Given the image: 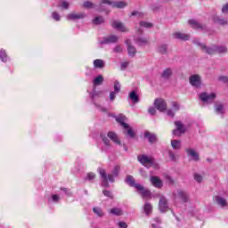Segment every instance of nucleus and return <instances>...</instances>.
<instances>
[{"mask_svg":"<svg viewBox=\"0 0 228 228\" xmlns=\"http://www.w3.org/2000/svg\"><path fill=\"white\" fill-rule=\"evenodd\" d=\"M98 172L100 174V177L102 179V186L103 188H109L110 183H115V177H117L120 174V166H115L111 171V174H107L106 169L102 167L98 168Z\"/></svg>","mask_w":228,"mask_h":228,"instance_id":"f257e3e1","label":"nucleus"},{"mask_svg":"<svg viewBox=\"0 0 228 228\" xmlns=\"http://www.w3.org/2000/svg\"><path fill=\"white\" fill-rule=\"evenodd\" d=\"M193 42L200 47L203 53H207V54H216V53H218L219 54H224L227 53V47L225 46L212 45L210 47H208L205 45L200 44L197 40H194Z\"/></svg>","mask_w":228,"mask_h":228,"instance_id":"f03ea898","label":"nucleus"},{"mask_svg":"<svg viewBox=\"0 0 228 228\" xmlns=\"http://www.w3.org/2000/svg\"><path fill=\"white\" fill-rule=\"evenodd\" d=\"M126 6H127V4H126V2H112L110 0H102L98 11L108 12V8H126Z\"/></svg>","mask_w":228,"mask_h":228,"instance_id":"7ed1b4c3","label":"nucleus"},{"mask_svg":"<svg viewBox=\"0 0 228 228\" xmlns=\"http://www.w3.org/2000/svg\"><path fill=\"white\" fill-rule=\"evenodd\" d=\"M175 129L173 130L174 136H181L183 133H186V126L181 121H175Z\"/></svg>","mask_w":228,"mask_h":228,"instance_id":"20e7f679","label":"nucleus"},{"mask_svg":"<svg viewBox=\"0 0 228 228\" xmlns=\"http://www.w3.org/2000/svg\"><path fill=\"white\" fill-rule=\"evenodd\" d=\"M216 94L215 93L208 94V93H201L200 94V99L202 102H206L207 104H210L215 101Z\"/></svg>","mask_w":228,"mask_h":228,"instance_id":"39448f33","label":"nucleus"},{"mask_svg":"<svg viewBox=\"0 0 228 228\" xmlns=\"http://www.w3.org/2000/svg\"><path fill=\"white\" fill-rule=\"evenodd\" d=\"M138 161L144 167H151V165L154 163V159L152 157H148L147 155H139Z\"/></svg>","mask_w":228,"mask_h":228,"instance_id":"423d86ee","label":"nucleus"},{"mask_svg":"<svg viewBox=\"0 0 228 228\" xmlns=\"http://www.w3.org/2000/svg\"><path fill=\"white\" fill-rule=\"evenodd\" d=\"M154 106L161 113L167 111V102L163 99H156L154 101Z\"/></svg>","mask_w":228,"mask_h":228,"instance_id":"0eeeda50","label":"nucleus"},{"mask_svg":"<svg viewBox=\"0 0 228 228\" xmlns=\"http://www.w3.org/2000/svg\"><path fill=\"white\" fill-rule=\"evenodd\" d=\"M104 81V77L102 75H99L93 80L94 85V92L90 94L91 99H95V86H99V85H102Z\"/></svg>","mask_w":228,"mask_h":228,"instance_id":"6e6552de","label":"nucleus"},{"mask_svg":"<svg viewBox=\"0 0 228 228\" xmlns=\"http://www.w3.org/2000/svg\"><path fill=\"white\" fill-rule=\"evenodd\" d=\"M159 209L161 213H167L168 211V200L164 196L159 199Z\"/></svg>","mask_w":228,"mask_h":228,"instance_id":"1a4fd4ad","label":"nucleus"},{"mask_svg":"<svg viewBox=\"0 0 228 228\" xmlns=\"http://www.w3.org/2000/svg\"><path fill=\"white\" fill-rule=\"evenodd\" d=\"M118 42V37L115 35H110L108 37H103V40L100 41L102 45H108V44H117Z\"/></svg>","mask_w":228,"mask_h":228,"instance_id":"9d476101","label":"nucleus"},{"mask_svg":"<svg viewBox=\"0 0 228 228\" xmlns=\"http://www.w3.org/2000/svg\"><path fill=\"white\" fill-rule=\"evenodd\" d=\"M136 190L142 195V199H149L151 197V191L145 189L143 185H136Z\"/></svg>","mask_w":228,"mask_h":228,"instance_id":"9b49d317","label":"nucleus"},{"mask_svg":"<svg viewBox=\"0 0 228 228\" xmlns=\"http://www.w3.org/2000/svg\"><path fill=\"white\" fill-rule=\"evenodd\" d=\"M173 195L175 199H180V200L183 202H188V194H186V192L183 190H178L176 193L174 192Z\"/></svg>","mask_w":228,"mask_h":228,"instance_id":"f8f14e48","label":"nucleus"},{"mask_svg":"<svg viewBox=\"0 0 228 228\" xmlns=\"http://www.w3.org/2000/svg\"><path fill=\"white\" fill-rule=\"evenodd\" d=\"M190 83L192 86H195V88H200L201 82H200V76L199 75H192L190 77Z\"/></svg>","mask_w":228,"mask_h":228,"instance_id":"ddd939ff","label":"nucleus"},{"mask_svg":"<svg viewBox=\"0 0 228 228\" xmlns=\"http://www.w3.org/2000/svg\"><path fill=\"white\" fill-rule=\"evenodd\" d=\"M214 202H216L219 208H227V200L222 196H216L214 198Z\"/></svg>","mask_w":228,"mask_h":228,"instance_id":"4468645a","label":"nucleus"},{"mask_svg":"<svg viewBox=\"0 0 228 228\" xmlns=\"http://www.w3.org/2000/svg\"><path fill=\"white\" fill-rule=\"evenodd\" d=\"M86 14L83 12L79 13H69L67 15V20H79V19H85Z\"/></svg>","mask_w":228,"mask_h":228,"instance_id":"2eb2a0df","label":"nucleus"},{"mask_svg":"<svg viewBox=\"0 0 228 228\" xmlns=\"http://www.w3.org/2000/svg\"><path fill=\"white\" fill-rule=\"evenodd\" d=\"M112 28H114V29H117L118 31H122L123 33L127 31V28H126L124 24H122V22L118 20H114L112 22Z\"/></svg>","mask_w":228,"mask_h":228,"instance_id":"dca6fc26","label":"nucleus"},{"mask_svg":"<svg viewBox=\"0 0 228 228\" xmlns=\"http://www.w3.org/2000/svg\"><path fill=\"white\" fill-rule=\"evenodd\" d=\"M151 183L155 188H163V182L158 176H151Z\"/></svg>","mask_w":228,"mask_h":228,"instance_id":"f3484780","label":"nucleus"},{"mask_svg":"<svg viewBox=\"0 0 228 228\" xmlns=\"http://www.w3.org/2000/svg\"><path fill=\"white\" fill-rule=\"evenodd\" d=\"M108 138L111 140L116 145H121L120 139H118V135L115 134V132H109L107 134Z\"/></svg>","mask_w":228,"mask_h":228,"instance_id":"a211bd4d","label":"nucleus"},{"mask_svg":"<svg viewBox=\"0 0 228 228\" xmlns=\"http://www.w3.org/2000/svg\"><path fill=\"white\" fill-rule=\"evenodd\" d=\"M126 44L127 45V51H128L129 56H134L136 54V48L131 45V40L126 39Z\"/></svg>","mask_w":228,"mask_h":228,"instance_id":"6ab92c4d","label":"nucleus"},{"mask_svg":"<svg viewBox=\"0 0 228 228\" xmlns=\"http://www.w3.org/2000/svg\"><path fill=\"white\" fill-rule=\"evenodd\" d=\"M126 184H129L132 188H135V190H136V186L141 185L140 183H136L134 182V178L133 177V175H126Z\"/></svg>","mask_w":228,"mask_h":228,"instance_id":"aec40b11","label":"nucleus"},{"mask_svg":"<svg viewBox=\"0 0 228 228\" xmlns=\"http://www.w3.org/2000/svg\"><path fill=\"white\" fill-rule=\"evenodd\" d=\"M174 38H176L177 40H190V35L183 34L181 32H176L173 35Z\"/></svg>","mask_w":228,"mask_h":228,"instance_id":"412c9836","label":"nucleus"},{"mask_svg":"<svg viewBox=\"0 0 228 228\" xmlns=\"http://www.w3.org/2000/svg\"><path fill=\"white\" fill-rule=\"evenodd\" d=\"M116 121H118L120 126L124 128H127L128 125L126 123V116L120 114L119 116L116 117Z\"/></svg>","mask_w":228,"mask_h":228,"instance_id":"4be33fe9","label":"nucleus"},{"mask_svg":"<svg viewBox=\"0 0 228 228\" xmlns=\"http://www.w3.org/2000/svg\"><path fill=\"white\" fill-rule=\"evenodd\" d=\"M129 99L130 101H132V102L134 104H136L137 102H140V97L138 96V94H136V91H132L129 94Z\"/></svg>","mask_w":228,"mask_h":228,"instance_id":"5701e85b","label":"nucleus"},{"mask_svg":"<svg viewBox=\"0 0 228 228\" xmlns=\"http://www.w3.org/2000/svg\"><path fill=\"white\" fill-rule=\"evenodd\" d=\"M186 152H187L188 156H190L191 158H192V159H194V161H199V153H197V151H195V150L187 149Z\"/></svg>","mask_w":228,"mask_h":228,"instance_id":"b1692460","label":"nucleus"},{"mask_svg":"<svg viewBox=\"0 0 228 228\" xmlns=\"http://www.w3.org/2000/svg\"><path fill=\"white\" fill-rule=\"evenodd\" d=\"M188 23L190 26H192L194 29H204V26H202V24L199 23L195 20H189Z\"/></svg>","mask_w":228,"mask_h":228,"instance_id":"393cba45","label":"nucleus"},{"mask_svg":"<svg viewBox=\"0 0 228 228\" xmlns=\"http://www.w3.org/2000/svg\"><path fill=\"white\" fill-rule=\"evenodd\" d=\"M101 138L105 145V148H102V151H108V149L111 147V144L110 143V139H108V137H106V135H104L103 134H101Z\"/></svg>","mask_w":228,"mask_h":228,"instance_id":"a878e982","label":"nucleus"},{"mask_svg":"<svg viewBox=\"0 0 228 228\" xmlns=\"http://www.w3.org/2000/svg\"><path fill=\"white\" fill-rule=\"evenodd\" d=\"M144 137L147 138L150 143H156V135L151 132H145Z\"/></svg>","mask_w":228,"mask_h":228,"instance_id":"bb28decb","label":"nucleus"},{"mask_svg":"<svg viewBox=\"0 0 228 228\" xmlns=\"http://www.w3.org/2000/svg\"><path fill=\"white\" fill-rule=\"evenodd\" d=\"M134 41H135V44H137V45H145V44L149 42L147 37H134Z\"/></svg>","mask_w":228,"mask_h":228,"instance_id":"cd10ccee","label":"nucleus"},{"mask_svg":"<svg viewBox=\"0 0 228 228\" xmlns=\"http://www.w3.org/2000/svg\"><path fill=\"white\" fill-rule=\"evenodd\" d=\"M215 110L217 115H224V113H225V110L224 109V104L222 103H216L215 105Z\"/></svg>","mask_w":228,"mask_h":228,"instance_id":"c85d7f7f","label":"nucleus"},{"mask_svg":"<svg viewBox=\"0 0 228 228\" xmlns=\"http://www.w3.org/2000/svg\"><path fill=\"white\" fill-rule=\"evenodd\" d=\"M173 71L171 68H167L166 69H164V71L161 74V77H163V79H169L170 76H172Z\"/></svg>","mask_w":228,"mask_h":228,"instance_id":"c756f323","label":"nucleus"},{"mask_svg":"<svg viewBox=\"0 0 228 228\" xmlns=\"http://www.w3.org/2000/svg\"><path fill=\"white\" fill-rule=\"evenodd\" d=\"M139 26H140V28H139V33H142V28H146L147 29H149V28H152V23H151V22H147V21H141L140 23H139Z\"/></svg>","mask_w":228,"mask_h":228,"instance_id":"7c9ffc66","label":"nucleus"},{"mask_svg":"<svg viewBox=\"0 0 228 228\" xmlns=\"http://www.w3.org/2000/svg\"><path fill=\"white\" fill-rule=\"evenodd\" d=\"M69 6H70V4L65 0L59 1L58 8H61L62 10H69Z\"/></svg>","mask_w":228,"mask_h":228,"instance_id":"2f4dec72","label":"nucleus"},{"mask_svg":"<svg viewBox=\"0 0 228 228\" xmlns=\"http://www.w3.org/2000/svg\"><path fill=\"white\" fill-rule=\"evenodd\" d=\"M94 67L95 69H103L104 67V61L101 59H96L94 61Z\"/></svg>","mask_w":228,"mask_h":228,"instance_id":"473e14b6","label":"nucleus"},{"mask_svg":"<svg viewBox=\"0 0 228 228\" xmlns=\"http://www.w3.org/2000/svg\"><path fill=\"white\" fill-rule=\"evenodd\" d=\"M93 24H94V26H99V24H104V18L102 16H96L93 20Z\"/></svg>","mask_w":228,"mask_h":228,"instance_id":"72a5a7b5","label":"nucleus"},{"mask_svg":"<svg viewBox=\"0 0 228 228\" xmlns=\"http://www.w3.org/2000/svg\"><path fill=\"white\" fill-rule=\"evenodd\" d=\"M143 210L145 215L149 216L151 213H152V205L151 203H145L143 207Z\"/></svg>","mask_w":228,"mask_h":228,"instance_id":"f704fd0d","label":"nucleus"},{"mask_svg":"<svg viewBox=\"0 0 228 228\" xmlns=\"http://www.w3.org/2000/svg\"><path fill=\"white\" fill-rule=\"evenodd\" d=\"M110 214L115 215L116 216H120L124 214V212L121 210V208H114L110 209Z\"/></svg>","mask_w":228,"mask_h":228,"instance_id":"c9c22d12","label":"nucleus"},{"mask_svg":"<svg viewBox=\"0 0 228 228\" xmlns=\"http://www.w3.org/2000/svg\"><path fill=\"white\" fill-rule=\"evenodd\" d=\"M0 60L4 63L8 61V55H6V51H4V49L0 50Z\"/></svg>","mask_w":228,"mask_h":228,"instance_id":"e433bc0d","label":"nucleus"},{"mask_svg":"<svg viewBox=\"0 0 228 228\" xmlns=\"http://www.w3.org/2000/svg\"><path fill=\"white\" fill-rule=\"evenodd\" d=\"M214 22H216L217 24H220L221 26H225V24H227L226 20L221 19L218 16L214 17Z\"/></svg>","mask_w":228,"mask_h":228,"instance_id":"4c0bfd02","label":"nucleus"},{"mask_svg":"<svg viewBox=\"0 0 228 228\" xmlns=\"http://www.w3.org/2000/svg\"><path fill=\"white\" fill-rule=\"evenodd\" d=\"M94 213L97 216H104V212L102 211V208H99V207H94L93 208Z\"/></svg>","mask_w":228,"mask_h":228,"instance_id":"58836bf2","label":"nucleus"},{"mask_svg":"<svg viewBox=\"0 0 228 228\" xmlns=\"http://www.w3.org/2000/svg\"><path fill=\"white\" fill-rule=\"evenodd\" d=\"M171 145H172L173 149L179 151V149H181V141L172 140Z\"/></svg>","mask_w":228,"mask_h":228,"instance_id":"ea45409f","label":"nucleus"},{"mask_svg":"<svg viewBox=\"0 0 228 228\" xmlns=\"http://www.w3.org/2000/svg\"><path fill=\"white\" fill-rule=\"evenodd\" d=\"M159 53L161 54H167V45H162L158 47Z\"/></svg>","mask_w":228,"mask_h":228,"instance_id":"a19ab883","label":"nucleus"},{"mask_svg":"<svg viewBox=\"0 0 228 228\" xmlns=\"http://www.w3.org/2000/svg\"><path fill=\"white\" fill-rule=\"evenodd\" d=\"M60 201V196L57 194H53L50 199H48V202H59Z\"/></svg>","mask_w":228,"mask_h":228,"instance_id":"79ce46f5","label":"nucleus"},{"mask_svg":"<svg viewBox=\"0 0 228 228\" xmlns=\"http://www.w3.org/2000/svg\"><path fill=\"white\" fill-rule=\"evenodd\" d=\"M120 88H121L120 82H118V80H116L114 82V92L118 94V92H120Z\"/></svg>","mask_w":228,"mask_h":228,"instance_id":"37998d69","label":"nucleus"},{"mask_svg":"<svg viewBox=\"0 0 228 228\" xmlns=\"http://www.w3.org/2000/svg\"><path fill=\"white\" fill-rule=\"evenodd\" d=\"M126 131V134H128V136H130V138H134V132H133V129L131 128V126L125 128Z\"/></svg>","mask_w":228,"mask_h":228,"instance_id":"c03bdc74","label":"nucleus"},{"mask_svg":"<svg viewBox=\"0 0 228 228\" xmlns=\"http://www.w3.org/2000/svg\"><path fill=\"white\" fill-rule=\"evenodd\" d=\"M83 6L84 8H95V5L90 1L84 2Z\"/></svg>","mask_w":228,"mask_h":228,"instance_id":"a18cd8bd","label":"nucleus"},{"mask_svg":"<svg viewBox=\"0 0 228 228\" xmlns=\"http://www.w3.org/2000/svg\"><path fill=\"white\" fill-rule=\"evenodd\" d=\"M52 19H53V20H60L61 19V16H60V14L56 12H53L52 13Z\"/></svg>","mask_w":228,"mask_h":228,"instance_id":"49530a36","label":"nucleus"},{"mask_svg":"<svg viewBox=\"0 0 228 228\" xmlns=\"http://www.w3.org/2000/svg\"><path fill=\"white\" fill-rule=\"evenodd\" d=\"M202 179H203L202 175H200L197 173L194 174V180L196 183H202Z\"/></svg>","mask_w":228,"mask_h":228,"instance_id":"de8ad7c7","label":"nucleus"},{"mask_svg":"<svg viewBox=\"0 0 228 228\" xmlns=\"http://www.w3.org/2000/svg\"><path fill=\"white\" fill-rule=\"evenodd\" d=\"M95 179V174L89 173L87 174V176L86 177V181H94Z\"/></svg>","mask_w":228,"mask_h":228,"instance_id":"09e8293b","label":"nucleus"},{"mask_svg":"<svg viewBox=\"0 0 228 228\" xmlns=\"http://www.w3.org/2000/svg\"><path fill=\"white\" fill-rule=\"evenodd\" d=\"M103 195L105 197H108L109 199H113V193H111L110 191L104 190L103 191Z\"/></svg>","mask_w":228,"mask_h":228,"instance_id":"8fccbe9b","label":"nucleus"},{"mask_svg":"<svg viewBox=\"0 0 228 228\" xmlns=\"http://www.w3.org/2000/svg\"><path fill=\"white\" fill-rule=\"evenodd\" d=\"M122 51H124V49L120 45H116L115 48L113 49L114 53H122Z\"/></svg>","mask_w":228,"mask_h":228,"instance_id":"3c124183","label":"nucleus"},{"mask_svg":"<svg viewBox=\"0 0 228 228\" xmlns=\"http://www.w3.org/2000/svg\"><path fill=\"white\" fill-rule=\"evenodd\" d=\"M117 94H118V93H117L115 91H111L110 93V101L113 102L115 100V98L117 97Z\"/></svg>","mask_w":228,"mask_h":228,"instance_id":"603ef678","label":"nucleus"},{"mask_svg":"<svg viewBox=\"0 0 228 228\" xmlns=\"http://www.w3.org/2000/svg\"><path fill=\"white\" fill-rule=\"evenodd\" d=\"M172 108L175 111H179V104L175 102H172Z\"/></svg>","mask_w":228,"mask_h":228,"instance_id":"864d4df0","label":"nucleus"},{"mask_svg":"<svg viewBox=\"0 0 228 228\" xmlns=\"http://www.w3.org/2000/svg\"><path fill=\"white\" fill-rule=\"evenodd\" d=\"M165 179H166V181H167L169 184H174V180L172 179V177H171L170 175H167L165 176Z\"/></svg>","mask_w":228,"mask_h":228,"instance_id":"5fc2aeb1","label":"nucleus"},{"mask_svg":"<svg viewBox=\"0 0 228 228\" xmlns=\"http://www.w3.org/2000/svg\"><path fill=\"white\" fill-rule=\"evenodd\" d=\"M126 67H129V61H124L121 63V70H126Z\"/></svg>","mask_w":228,"mask_h":228,"instance_id":"6e6d98bb","label":"nucleus"},{"mask_svg":"<svg viewBox=\"0 0 228 228\" xmlns=\"http://www.w3.org/2000/svg\"><path fill=\"white\" fill-rule=\"evenodd\" d=\"M168 155H169L171 161H175V154L174 153V151H169Z\"/></svg>","mask_w":228,"mask_h":228,"instance_id":"4d7b16f0","label":"nucleus"},{"mask_svg":"<svg viewBox=\"0 0 228 228\" xmlns=\"http://www.w3.org/2000/svg\"><path fill=\"white\" fill-rule=\"evenodd\" d=\"M150 115H156V108L154 107H150L148 110Z\"/></svg>","mask_w":228,"mask_h":228,"instance_id":"13d9d810","label":"nucleus"},{"mask_svg":"<svg viewBox=\"0 0 228 228\" xmlns=\"http://www.w3.org/2000/svg\"><path fill=\"white\" fill-rule=\"evenodd\" d=\"M61 190L65 193V195H71L72 194L70 190H69L67 188H61Z\"/></svg>","mask_w":228,"mask_h":228,"instance_id":"bf43d9fd","label":"nucleus"},{"mask_svg":"<svg viewBox=\"0 0 228 228\" xmlns=\"http://www.w3.org/2000/svg\"><path fill=\"white\" fill-rule=\"evenodd\" d=\"M167 116L168 117H171V118H174V117H175V113H174V110H167Z\"/></svg>","mask_w":228,"mask_h":228,"instance_id":"052dcab7","label":"nucleus"},{"mask_svg":"<svg viewBox=\"0 0 228 228\" xmlns=\"http://www.w3.org/2000/svg\"><path fill=\"white\" fill-rule=\"evenodd\" d=\"M223 13H228V4H224L222 8Z\"/></svg>","mask_w":228,"mask_h":228,"instance_id":"680f3d73","label":"nucleus"},{"mask_svg":"<svg viewBox=\"0 0 228 228\" xmlns=\"http://www.w3.org/2000/svg\"><path fill=\"white\" fill-rule=\"evenodd\" d=\"M219 81L223 83H228V77H219Z\"/></svg>","mask_w":228,"mask_h":228,"instance_id":"e2e57ef3","label":"nucleus"},{"mask_svg":"<svg viewBox=\"0 0 228 228\" xmlns=\"http://www.w3.org/2000/svg\"><path fill=\"white\" fill-rule=\"evenodd\" d=\"M118 227H120V228H127V224H126L125 222H119L118 223Z\"/></svg>","mask_w":228,"mask_h":228,"instance_id":"0e129e2a","label":"nucleus"},{"mask_svg":"<svg viewBox=\"0 0 228 228\" xmlns=\"http://www.w3.org/2000/svg\"><path fill=\"white\" fill-rule=\"evenodd\" d=\"M133 16L138 15L139 17H142V12H138L137 11H134L132 12Z\"/></svg>","mask_w":228,"mask_h":228,"instance_id":"69168bd1","label":"nucleus"},{"mask_svg":"<svg viewBox=\"0 0 228 228\" xmlns=\"http://www.w3.org/2000/svg\"><path fill=\"white\" fill-rule=\"evenodd\" d=\"M98 108H99L100 111H103V112L107 111L106 108H104V107H98Z\"/></svg>","mask_w":228,"mask_h":228,"instance_id":"338daca9","label":"nucleus"},{"mask_svg":"<svg viewBox=\"0 0 228 228\" xmlns=\"http://www.w3.org/2000/svg\"><path fill=\"white\" fill-rule=\"evenodd\" d=\"M155 222H157V224H160L161 223V219L159 217H156L155 218Z\"/></svg>","mask_w":228,"mask_h":228,"instance_id":"774afa93","label":"nucleus"}]
</instances>
